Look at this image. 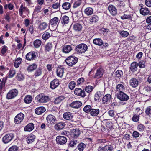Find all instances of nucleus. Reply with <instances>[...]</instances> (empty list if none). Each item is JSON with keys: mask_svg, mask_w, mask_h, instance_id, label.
Wrapping results in <instances>:
<instances>
[{"mask_svg": "<svg viewBox=\"0 0 151 151\" xmlns=\"http://www.w3.org/2000/svg\"><path fill=\"white\" fill-rule=\"evenodd\" d=\"M138 65L141 68H143L145 66V62L144 61H141L139 62L138 64Z\"/></svg>", "mask_w": 151, "mask_h": 151, "instance_id": "obj_61", "label": "nucleus"}, {"mask_svg": "<svg viewBox=\"0 0 151 151\" xmlns=\"http://www.w3.org/2000/svg\"><path fill=\"white\" fill-rule=\"evenodd\" d=\"M120 35L124 37H127L129 35V33L127 31H122L120 32Z\"/></svg>", "mask_w": 151, "mask_h": 151, "instance_id": "obj_54", "label": "nucleus"}, {"mask_svg": "<svg viewBox=\"0 0 151 151\" xmlns=\"http://www.w3.org/2000/svg\"><path fill=\"white\" fill-rule=\"evenodd\" d=\"M64 68L62 66L58 67L56 70L57 76L60 77H62L63 74Z\"/></svg>", "mask_w": 151, "mask_h": 151, "instance_id": "obj_22", "label": "nucleus"}, {"mask_svg": "<svg viewBox=\"0 0 151 151\" xmlns=\"http://www.w3.org/2000/svg\"><path fill=\"white\" fill-rule=\"evenodd\" d=\"M104 147V151H111L113 149V147L111 145H106Z\"/></svg>", "mask_w": 151, "mask_h": 151, "instance_id": "obj_56", "label": "nucleus"}, {"mask_svg": "<svg viewBox=\"0 0 151 151\" xmlns=\"http://www.w3.org/2000/svg\"><path fill=\"white\" fill-rule=\"evenodd\" d=\"M58 21V18L56 17H54L50 20V24H51V26L53 27H55L54 29H52V30H54V29L55 28L57 23Z\"/></svg>", "mask_w": 151, "mask_h": 151, "instance_id": "obj_24", "label": "nucleus"}, {"mask_svg": "<svg viewBox=\"0 0 151 151\" xmlns=\"http://www.w3.org/2000/svg\"><path fill=\"white\" fill-rule=\"evenodd\" d=\"M14 135L12 133L8 134L5 135L2 138V141L5 144H7L12 140Z\"/></svg>", "mask_w": 151, "mask_h": 151, "instance_id": "obj_6", "label": "nucleus"}, {"mask_svg": "<svg viewBox=\"0 0 151 151\" xmlns=\"http://www.w3.org/2000/svg\"><path fill=\"white\" fill-rule=\"evenodd\" d=\"M42 70L38 68L36 70L34 73V75L36 77L41 76L42 74Z\"/></svg>", "mask_w": 151, "mask_h": 151, "instance_id": "obj_53", "label": "nucleus"}, {"mask_svg": "<svg viewBox=\"0 0 151 151\" xmlns=\"http://www.w3.org/2000/svg\"><path fill=\"white\" fill-rule=\"evenodd\" d=\"M35 136L33 134L29 135L26 138V141L28 144L32 143L35 140Z\"/></svg>", "mask_w": 151, "mask_h": 151, "instance_id": "obj_26", "label": "nucleus"}, {"mask_svg": "<svg viewBox=\"0 0 151 151\" xmlns=\"http://www.w3.org/2000/svg\"><path fill=\"white\" fill-rule=\"evenodd\" d=\"M150 88L148 86L145 87L142 90V93L145 95L147 96L148 98H149L150 96Z\"/></svg>", "mask_w": 151, "mask_h": 151, "instance_id": "obj_21", "label": "nucleus"}, {"mask_svg": "<svg viewBox=\"0 0 151 151\" xmlns=\"http://www.w3.org/2000/svg\"><path fill=\"white\" fill-rule=\"evenodd\" d=\"M133 16V13L129 11H127L124 12V14L121 17L122 19H130Z\"/></svg>", "mask_w": 151, "mask_h": 151, "instance_id": "obj_13", "label": "nucleus"}, {"mask_svg": "<svg viewBox=\"0 0 151 151\" xmlns=\"http://www.w3.org/2000/svg\"><path fill=\"white\" fill-rule=\"evenodd\" d=\"M74 94L82 98H84L86 96L84 90L79 88H76L74 91Z\"/></svg>", "mask_w": 151, "mask_h": 151, "instance_id": "obj_4", "label": "nucleus"}, {"mask_svg": "<svg viewBox=\"0 0 151 151\" xmlns=\"http://www.w3.org/2000/svg\"><path fill=\"white\" fill-rule=\"evenodd\" d=\"M103 74L102 70L101 69H98L97 70L96 73L95 77H97L98 78H100Z\"/></svg>", "mask_w": 151, "mask_h": 151, "instance_id": "obj_48", "label": "nucleus"}, {"mask_svg": "<svg viewBox=\"0 0 151 151\" xmlns=\"http://www.w3.org/2000/svg\"><path fill=\"white\" fill-rule=\"evenodd\" d=\"M65 125V124L64 122H59L55 125L54 128L57 130H60L63 129Z\"/></svg>", "mask_w": 151, "mask_h": 151, "instance_id": "obj_19", "label": "nucleus"}, {"mask_svg": "<svg viewBox=\"0 0 151 151\" xmlns=\"http://www.w3.org/2000/svg\"><path fill=\"white\" fill-rule=\"evenodd\" d=\"M15 71L13 69H10L9 71V77L12 78L13 77L15 74Z\"/></svg>", "mask_w": 151, "mask_h": 151, "instance_id": "obj_58", "label": "nucleus"}, {"mask_svg": "<svg viewBox=\"0 0 151 151\" xmlns=\"http://www.w3.org/2000/svg\"><path fill=\"white\" fill-rule=\"evenodd\" d=\"M37 67L36 64H33L29 66L27 68V70L28 71H32L34 70Z\"/></svg>", "mask_w": 151, "mask_h": 151, "instance_id": "obj_45", "label": "nucleus"}, {"mask_svg": "<svg viewBox=\"0 0 151 151\" xmlns=\"http://www.w3.org/2000/svg\"><path fill=\"white\" fill-rule=\"evenodd\" d=\"M93 10L91 7H88L85 9L84 10L85 14L87 15H90L93 13Z\"/></svg>", "mask_w": 151, "mask_h": 151, "instance_id": "obj_38", "label": "nucleus"}, {"mask_svg": "<svg viewBox=\"0 0 151 151\" xmlns=\"http://www.w3.org/2000/svg\"><path fill=\"white\" fill-rule=\"evenodd\" d=\"M92 107L91 106L89 105H86L83 108V110L86 113L90 112Z\"/></svg>", "mask_w": 151, "mask_h": 151, "instance_id": "obj_50", "label": "nucleus"}, {"mask_svg": "<svg viewBox=\"0 0 151 151\" xmlns=\"http://www.w3.org/2000/svg\"><path fill=\"white\" fill-rule=\"evenodd\" d=\"M22 60V58H18L15 60L14 66L16 68H18Z\"/></svg>", "mask_w": 151, "mask_h": 151, "instance_id": "obj_47", "label": "nucleus"}, {"mask_svg": "<svg viewBox=\"0 0 151 151\" xmlns=\"http://www.w3.org/2000/svg\"><path fill=\"white\" fill-rule=\"evenodd\" d=\"M35 99L37 102L40 103H43L48 102L49 100V98L48 96L41 93L37 95Z\"/></svg>", "mask_w": 151, "mask_h": 151, "instance_id": "obj_1", "label": "nucleus"}, {"mask_svg": "<svg viewBox=\"0 0 151 151\" xmlns=\"http://www.w3.org/2000/svg\"><path fill=\"white\" fill-rule=\"evenodd\" d=\"M82 105V103L81 101H76L72 102L69 104V106L71 108L77 109L80 108Z\"/></svg>", "mask_w": 151, "mask_h": 151, "instance_id": "obj_10", "label": "nucleus"}, {"mask_svg": "<svg viewBox=\"0 0 151 151\" xmlns=\"http://www.w3.org/2000/svg\"><path fill=\"white\" fill-rule=\"evenodd\" d=\"M117 98L122 101H127L129 99V96L124 92L118 93L116 94Z\"/></svg>", "mask_w": 151, "mask_h": 151, "instance_id": "obj_8", "label": "nucleus"}, {"mask_svg": "<svg viewBox=\"0 0 151 151\" xmlns=\"http://www.w3.org/2000/svg\"><path fill=\"white\" fill-rule=\"evenodd\" d=\"M19 15L22 17L23 12H29L28 9L26 7H24L22 4L19 10Z\"/></svg>", "mask_w": 151, "mask_h": 151, "instance_id": "obj_29", "label": "nucleus"}, {"mask_svg": "<svg viewBox=\"0 0 151 151\" xmlns=\"http://www.w3.org/2000/svg\"><path fill=\"white\" fill-rule=\"evenodd\" d=\"M64 118L67 120H70L73 118L72 114L70 112L65 113L63 115Z\"/></svg>", "mask_w": 151, "mask_h": 151, "instance_id": "obj_32", "label": "nucleus"}, {"mask_svg": "<svg viewBox=\"0 0 151 151\" xmlns=\"http://www.w3.org/2000/svg\"><path fill=\"white\" fill-rule=\"evenodd\" d=\"M65 97L63 96H61L55 99L54 101V103L55 104H58L60 103L63 100H64Z\"/></svg>", "mask_w": 151, "mask_h": 151, "instance_id": "obj_43", "label": "nucleus"}, {"mask_svg": "<svg viewBox=\"0 0 151 151\" xmlns=\"http://www.w3.org/2000/svg\"><path fill=\"white\" fill-rule=\"evenodd\" d=\"M111 96L110 94H107L105 95L102 98L103 103L106 104L110 102Z\"/></svg>", "mask_w": 151, "mask_h": 151, "instance_id": "obj_20", "label": "nucleus"}, {"mask_svg": "<svg viewBox=\"0 0 151 151\" xmlns=\"http://www.w3.org/2000/svg\"><path fill=\"white\" fill-rule=\"evenodd\" d=\"M80 131L78 129H76L72 130L71 135L72 137L76 138L80 135Z\"/></svg>", "mask_w": 151, "mask_h": 151, "instance_id": "obj_14", "label": "nucleus"}, {"mask_svg": "<svg viewBox=\"0 0 151 151\" xmlns=\"http://www.w3.org/2000/svg\"><path fill=\"white\" fill-rule=\"evenodd\" d=\"M36 57V55L35 52L33 51L29 52L26 55V59L30 61L35 59Z\"/></svg>", "mask_w": 151, "mask_h": 151, "instance_id": "obj_11", "label": "nucleus"}, {"mask_svg": "<svg viewBox=\"0 0 151 151\" xmlns=\"http://www.w3.org/2000/svg\"><path fill=\"white\" fill-rule=\"evenodd\" d=\"M108 9L112 15L115 16L117 13V9L113 5H109L108 7Z\"/></svg>", "mask_w": 151, "mask_h": 151, "instance_id": "obj_15", "label": "nucleus"}, {"mask_svg": "<svg viewBox=\"0 0 151 151\" xmlns=\"http://www.w3.org/2000/svg\"><path fill=\"white\" fill-rule=\"evenodd\" d=\"M52 7L54 9L58 10L59 9L60 3L57 2L53 4L52 5Z\"/></svg>", "mask_w": 151, "mask_h": 151, "instance_id": "obj_62", "label": "nucleus"}, {"mask_svg": "<svg viewBox=\"0 0 151 151\" xmlns=\"http://www.w3.org/2000/svg\"><path fill=\"white\" fill-rule=\"evenodd\" d=\"M24 101L26 104H29L32 101V96L28 95L26 96L24 99Z\"/></svg>", "mask_w": 151, "mask_h": 151, "instance_id": "obj_37", "label": "nucleus"}, {"mask_svg": "<svg viewBox=\"0 0 151 151\" xmlns=\"http://www.w3.org/2000/svg\"><path fill=\"white\" fill-rule=\"evenodd\" d=\"M59 84V81L57 79H54L51 82L50 87L51 89H54L58 86Z\"/></svg>", "mask_w": 151, "mask_h": 151, "instance_id": "obj_18", "label": "nucleus"}, {"mask_svg": "<svg viewBox=\"0 0 151 151\" xmlns=\"http://www.w3.org/2000/svg\"><path fill=\"white\" fill-rule=\"evenodd\" d=\"M99 110L98 109H92L90 112L91 115L93 116H96L99 113Z\"/></svg>", "mask_w": 151, "mask_h": 151, "instance_id": "obj_33", "label": "nucleus"}, {"mask_svg": "<svg viewBox=\"0 0 151 151\" xmlns=\"http://www.w3.org/2000/svg\"><path fill=\"white\" fill-rule=\"evenodd\" d=\"M146 114L150 116H151V106L148 107L145 111Z\"/></svg>", "mask_w": 151, "mask_h": 151, "instance_id": "obj_63", "label": "nucleus"}, {"mask_svg": "<svg viewBox=\"0 0 151 151\" xmlns=\"http://www.w3.org/2000/svg\"><path fill=\"white\" fill-rule=\"evenodd\" d=\"M47 26V24L45 22H43L39 24L38 28L40 30H44L46 29Z\"/></svg>", "mask_w": 151, "mask_h": 151, "instance_id": "obj_41", "label": "nucleus"}, {"mask_svg": "<svg viewBox=\"0 0 151 151\" xmlns=\"http://www.w3.org/2000/svg\"><path fill=\"white\" fill-rule=\"evenodd\" d=\"M46 111V109L43 106H40L35 109V113L37 115H41Z\"/></svg>", "mask_w": 151, "mask_h": 151, "instance_id": "obj_16", "label": "nucleus"}, {"mask_svg": "<svg viewBox=\"0 0 151 151\" xmlns=\"http://www.w3.org/2000/svg\"><path fill=\"white\" fill-rule=\"evenodd\" d=\"M125 87L124 86L121 84H118L116 87V93H120L123 92L125 90Z\"/></svg>", "mask_w": 151, "mask_h": 151, "instance_id": "obj_28", "label": "nucleus"}, {"mask_svg": "<svg viewBox=\"0 0 151 151\" xmlns=\"http://www.w3.org/2000/svg\"><path fill=\"white\" fill-rule=\"evenodd\" d=\"M82 27L79 23H76L73 25V29L76 31H80L81 30Z\"/></svg>", "mask_w": 151, "mask_h": 151, "instance_id": "obj_36", "label": "nucleus"}, {"mask_svg": "<svg viewBox=\"0 0 151 151\" xmlns=\"http://www.w3.org/2000/svg\"><path fill=\"white\" fill-rule=\"evenodd\" d=\"M56 141L57 144L63 145L66 143L67 142V139L64 136H58L56 137Z\"/></svg>", "mask_w": 151, "mask_h": 151, "instance_id": "obj_9", "label": "nucleus"}, {"mask_svg": "<svg viewBox=\"0 0 151 151\" xmlns=\"http://www.w3.org/2000/svg\"><path fill=\"white\" fill-rule=\"evenodd\" d=\"M93 42L95 45L99 46H101L103 44L102 40L100 38H96L93 40Z\"/></svg>", "mask_w": 151, "mask_h": 151, "instance_id": "obj_35", "label": "nucleus"}, {"mask_svg": "<svg viewBox=\"0 0 151 151\" xmlns=\"http://www.w3.org/2000/svg\"><path fill=\"white\" fill-rule=\"evenodd\" d=\"M72 49L71 46L70 45H65L63 47L62 51L65 53H68L70 52Z\"/></svg>", "mask_w": 151, "mask_h": 151, "instance_id": "obj_30", "label": "nucleus"}, {"mask_svg": "<svg viewBox=\"0 0 151 151\" xmlns=\"http://www.w3.org/2000/svg\"><path fill=\"white\" fill-rule=\"evenodd\" d=\"M76 83L74 81H71L69 84V88L71 90L74 89Z\"/></svg>", "mask_w": 151, "mask_h": 151, "instance_id": "obj_59", "label": "nucleus"}, {"mask_svg": "<svg viewBox=\"0 0 151 151\" xmlns=\"http://www.w3.org/2000/svg\"><path fill=\"white\" fill-rule=\"evenodd\" d=\"M63 8L65 10L69 9L71 7V4L68 2H65L62 5Z\"/></svg>", "mask_w": 151, "mask_h": 151, "instance_id": "obj_46", "label": "nucleus"}, {"mask_svg": "<svg viewBox=\"0 0 151 151\" xmlns=\"http://www.w3.org/2000/svg\"><path fill=\"white\" fill-rule=\"evenodd\" d=\"M24 117V114L22 113L18 114L14 119V122L16 124H19L23 120Z\"/></svg>", "mask_w": 151, "mask_h": 151, "instance_id": "obj_7", "label": "nucleus"}, {"mask_svg": "<svg viewBox=\"0 0 151 151\" xmlns=\"http://www.w3.org/2000/svg\"><path fill=\"white\" fill-rule=\"evenodd\" d=\"M130 85L133 88H136L137 86L139 84L138 81L135 78H133L129 80Z\"/></svg>", "mask_w": 151, "mask_h": 151, "instance_id": "obj_17", "label": "nucleus"}, {"mask_svg": "<svg viewBox=\"0 0 151 151\" xmlns=\"http://www.w3.org/2000/svg\"><path fill=\"white\" fill-rule=\"evenodd\" d=\"M7 50V46H3L2 48L1 52V53L4 55L6 53Z\"/></svg>", "mask_w": 151, "mask_h": 151, "instance_id": "obj_64", "label": "nucleus"}, {"mask_svg": "<svg viewBox=\"0 0 151 151\" xmlns=\"http://www.w3.org/2000/svg\"><path fill=\"white\" fill-rule=\"evenodd\" d=\"M46 120L48 123L53 124H54L56 120V118L53 115L50 114L47 116Z\"/></svg>", "mask_w": 151, "mask_h": 151, "instance_id": "obj_12", "label": "nucleus"}, {"mask_svg": "<svg viewBox=\"0 0 151 151\" xmlns=\"http://www.w3.org/2000/svg\"><path fill=\"white\" fill-rule=\"evenodd\" d=\"M18 93V91L16 89L11 90L7 94L6 98L9 99L14 98L17 96Z\"/></svg>", "mask_w": 151, "mask_h": 151, "instance_id": "obj_5", "label": "nucleus"}, {"mask_svg": "<svg viewBox=\"0 0 151 151\" xmlns=\"http://www.w3.org/2000/svg\"><path fill=\"white\" fill-rule=\"evenodd\" d=\"M123 72L120 70H118L116 71L115 73V74L116 75V76L118 78L121 77L123 75Z\"/></svg>", "mask_w": 151, "mask_h": 151, "instance_id": "obj_55", "label": "nucleus"}, {"mask_svg": "<svg viewBox=\"0 0 151 151\" xmlns=\"http://www.w3.org/2000/svg\"><path fill=\"white\" fill-rule=\"evenodd\" d=\"M18 147L16 145H13L9 149L8 151H17Z\"/></svg>", "mask_w": 151, "mask_h": 151, "instance_id": "obj_60", "label": "nucleus"}, {"mask_svg": "<svg viewBox=\"0 0 151 151\" xmlns=\"http://www.w3.org/2000/svg\"><path fill=\"white\" fill-rule=\"evenodd\" d=\"M52 47V44L50 43H47L45 46V51L46 52H49L51 50Z\"/></svg>", "mask_w": 151, "mask_h": 151, "instance_id": "obj_44", "label": "nucleus"}, {"mask_svg": "<svg viewBox=\"0 0 151 151\" xmlns=\"http://www.w3.org/2000/svg\"><path fill=\"white\" fill-rule=\"evenodd\" d=\"M66 64L70 66H72L75 64L78 61V58L74 56H69L65 60Z\"/></svg>", "mask_w": 151, "mask_h": 151, "instance_id": "obj_2", "label": "nucleus"}, {"mask_svg": "<svg viewBox=\"0 0 151 151\" xmlns=\"http://www.w3.org/2000/svg\"><path fill=\"white\" fill-rule=\"evenodd\" d=\"M99 19L98 17L96 15H93L89 19V21L92 23L96 22Z\"/></svg>", "mask_w": 151, "mask_h": 151, "instance_id": "obj_40", "label": "nucleus"}, {"mask_svg": "<svg viewBox=\"0 0 151 151\" xmlns=\"http://www.w3.org/2000/svg\"><path fill=\"white\" fill-rule=\"evenodd\" d=\"M87 49L88 47L86 44L81 43L76 46V50L77 52L82 53L85 52Z\"/></svg>", "mask_w": 151, "mask_h": 151, "instance_id": "obj_3", "label": "nucleus"}, {"mask_svg": "<svg viewBox=\"0 0 151 151\" xmlns=\"http://www.w3.org/2000/svg\"><path fill=\"white\" fill-rule=\"evenodd\" d=\"M82 0H77L73 4V8H76L79 7L81 4Z\"/></svg>", "mask_w": 151, "mask_h": 151, "instance_id": "obj_49", "label": "nucleus"}, {"mask_svg": "<svg viewBox=\"0 0 151 151\" xmlns=\"http://www.w3.org/2000/svg\"><path fill=\"white\" fill-rule=\"evenodd\" d=\"M85 147V145L83 143H80L77 146L78 149L80 151H82Z\"/></svg>", "mask_w": 151, "mask_h": 151, "instance_id": "obj_52", "label": "nucleus"}, {"mask_svg": "<svg viewBox=\"0 0 151 151\" xmlns=\"http://www.w3.org/2000/svg\"><path fill=\"white\" fill-rule=\"evenodd\" d=\"M50 36V34L49 33L45 32L43 34L42 38L44 40L48 39Z\"/></svg>", "mask_w": 151, "mask_h": 151, "instance_id": "obj_57", "label": "nucleus"}, {"mask_svg": "<svg viewBox=\"0 0 151 151\" xmlns=\"http://www.w3.org/2000/svg\"><path fill=\"white\" fill-rule=\"evenodd\" d=\"M140 12L141 14L144 15H148L149 13V11L147 8H142L140 9Z\"/></svg>", "mask_w": 151, "mask_h": 151, "instance_id": "obj_34", "label": "nucleus"}, {"mask_svg": "<svg viewBox=\"0 0 151 151\" xmlns=\"http://www.w3.org/2000/svg\"><path fill=\"white\" fill-rule=\"evenodd\" d=\"M42 43L41 41L39 39H37L35 40L33 44L34 47L36 48H39L40 46Z\"/></svg>", "mask_w": 151, "mask_h": 151, "instance_id": "obj_42", "label": "nucleus"}, {"mask_svg": "<svg viewBox=\"0 0 151 151\" xmlns=\"http://www.w3.org/2000/svg\"><path fill=\"white\" fill-rule=\"evenodd\" d=\"M34 125L33 123L28 124L24 128V130L25 131H31L34 129Z\"/></svg>", "mask_w": 151, "mask_h": 151, "instance_id": "obj_31", "label": "nucleus"}, {"mask_svg": "<svg viewBox=\"0 0 151 151\" xmlns=\"http://www.w3.org/2000/svg\"><path fill=\"white\" fill-rule=\"evenodd\" d=\"M78 143L77 140L72 139L69 142L68 147L73 148L76 146Z\"/></svg>", "mask_w": 151, "mask_h": 151, "instance_id": "obj_39", "label": "nucleus"}, {"mask_svg": "<svg viewBox=\"0 0 151 151\" xmlns=\"http://www.w3.org/2000/svg\"><path fill=\"white\" fill-rule=\"evenodd\" d=\"M104 93L102 91H98L96 92L94 96V99L96 101H99L101 100Z\"/></svg>", "mask_w": 151, "mask_h": 151, "instance_id": "obj_23", "label": "nucleus"}, {"mask_svg": "<svg viewBox=\"0 0 151 151\" xmlns=\"http://www.w3.org/2000/svg\"><path fill=\"white\" fill-rule=\"evenodd\" d=\"M93 88L92 86H88L85 87L84 91L88 93L91 92L93 90Z\"/></svg>", "mask_w": 151, "mask_h": 151, "instance_id": "obj_51", "label": "nucleus"}, {"mask_svg": "<svg viewBox=\"0 0 151 151\" xmlns=\"http://www.w3.org/2000/svg\"><path fill=\"white\" fill-rule=\"evenodd\" d=\"M138 66V64L137 63L133 62L130 65V69L132 72H134L137 70Z\"/></svg>", "mask_w": 151, "mask_h": 151, "instance_id": "obj_27", "label": "nucleus"}, {"mask_svg": "<svg viewBox=\"0 0 151 151\" xmlns=\"http://www.w3.org/2000/svg\"><path fill=\"white\" fill-rule=\"evenodd\" d=\"M60 21L63 25L67 24L69 21V18L66 15H63L60 18Z\"/></svg>", "mask_w": 151, "mask_h": 151, "instance_id": "obj_25", "label": "nucleus"}]
</instances>
